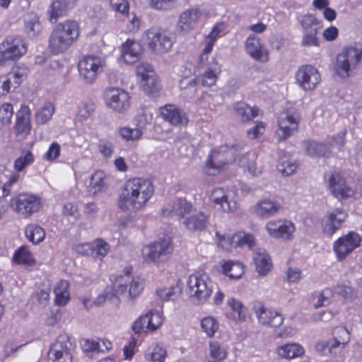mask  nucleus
<instances>
[{
    "label": "nucleus",
    "mask_w": 362,
    "mask_h": 362,
    "mask_svg": "<svg viewBox=\"0 0 362 362\" xmlns=\"http://www.w3.org/2000/svg\"><path fill=\"white\" fill-rule=\"evenodd\" d=\"M154 193L151 181L141 177L127 180L120 193L117 205L124 211L138 210L144 207Z\"/></svg>",
    "instance_id": "f257e3e1"
},
{
    "label": "nucleus",
    "mask_w": 362,
    "mask_h": 362,
    "mask_svg": "<svg viewBox=\"0 0 362 362\" xmlns=\"http://www.w3.org/2000/svg\"><path fill=\"white\" fill-rule=\"evenodd\" d=\"M79 34V25L76 21L66 20L57 24L49 37V51L54 55L64 53L78 38Z\"/></svg>",
    "instance_id": "f03ea898"
},
{
    "label": "nucleus",
    "mask_w": 362,
    "mask_h": 362,
    "mask_svg": "<svg viewBox=\"0 0 362 362\" xmlns=\"http://www.w3.org/2000/svg\"><path fill=\"white\" fill-rule=\"evenodd\" d=\"M214 286V282L206 274L195 273L188 279L187 293L194 303L204 305L211 297Z\"/></svg>",
    "instance_id": "7ed1b4c3"
},
{
    "label": "nucleus",
    "mask_w": 362,
    "mask_h": 362,
    "mask_svg": "<svg viewBox=\"0 0 362 362\" xmlns=\"http://www.w3.org/2000/svg\"><path fill=\"white\" fill-rule=\"evenodd\" d=\"M361 61L362 47H346L337 57L335 73L341 78H348L360 66Z\"/></svg>",
    "instance_id": "20e7f679"
},
{
    "label": "nucleus",
    "mask_w": 362,
    "mask_h": 362,
    "mask_svg": "<svg viewBox=\"0 0 362 362\" xmlns=\"http://www.w3.org/2000/svg\"><path fill=\"white\" fill-rule=\"evenodd\" d=\"M141 40L147 45L152 52L156 54H165L171 49L175 37L170 31L158 28H150L144 32Z\"/></svg>",
    "instance_id": "39448f33"
},
{
    "label": "nucleus",
    "mask_w": 362,
    "mask_h": 362,
    "mask_svg": "<svg viewBox=\"0 0 362 362\" xmlns=\"http://www.w3.org/2000/svg\"><path fill=\"white\" fill-rule=\"evenodd\" d=\"M9 206L13 211L28 218L41 209V198L33 193L23 192L11 199Z\"/></svg>",
    "instance_id": "423d86ee"
},
{
    "label": "nucleus",
    "mask_w": 362,
    "mask_h": 362,
    "mask_svg": "<svg viewBox=\"0 0 362 362\" xmlns=\"http://www.w3.org/2000/svg\"><path fill=\"white\" fill-rule=\"evenodd\" d=\"M132 272V267H125L123 270L124 275L117 278L115 287L117 294L126 295L129 298L134 299L142 292L144 282L139 277L131 276Z\"/></svg>",
    "instance_id": "0eeeda50"
},
{
    "label": "nucleus",
    "mask_w": 362,
    "mask_h": 362,
    "mask_svg": "<svg viewBox=\"0 0 362 362\" xmlns=\"http://www.w3.org/2000/svg\"><path fill=\"white\" fill-rule=\"evenodd\" d=\"M173 250L172 241L166 236L145 246L142 250V255L146 262L158 264L166 262Z\"/></svg>",
    "instance_id": "6e6552de"
},
{
    "label": "nucleus",
    "mask_w": 362,
    "mask_h": 362,
    "mask_svg": "<svg viewBox=\"0 0 362 362\" xmlns=\"http://www.w3.org/2000/svg\"><path fill=\"white\" fill-rule=\"evenodd\" d=\"M75 346L69 334H59L50 346L48 358L51 362H73Z\"/></svg>",
    "instance_id": "1a4fd4ad"
},
{
    "label": "nucleus",
    "mask_w": 362,
    "mask_h": 362,
    "mask_svg": "<svg viewBox=\"0 0 362 362\" xmlns=\"http://www.w3.org/2000/svg\"><path fill=\"white\" fill-rule=\"evenodd\" d=\"M300 115L295 109H287L279 116V128L276 136L279 141H284L298 130Z\"/></svg>",
    "instance_id": "9d476101"
},
{
    "label": "nucleus",
    "mask_w": 362,
    "mask_h": 362,
    "mask_svg": "<svg viewBox=\"0 0 362 362\" xmlns=\"http://www.w3.org/2000/svg\"><path fill=\"white\" fill-rule=\"evenodd\" d=\"M27 45L20 36H8L0 44V63L6 60H16L27 52Z\"/></svg>",
    "instance_id": "9b49d317"
},
{
    "label": "nucleus",
    "mask_w": 362,
    "mask_h": 362,
    "mask_svg": "<svg viewBox=\"0 0 362 362\" xmlns=\"http://www.w3.org/2000/svg\"><path fill=\"white\" fill-rule=\"evenodd\" d=\"M361 243V235L354 231L339 238L333 243V251L338 261L344 260L354 250L358 248Z\"/></svg>",
    "instance_id": "f8f14e48"
},
{
    "label": "nucleus",
    "mask_w": 362,
    "mask_h": 362,
    "mask_svg": "<svg viewBox=\"0 0 362 362\" xmlns=\"http://www.w3.org/2000/svg\"><path fill=\"white\" fill-rule=\"evenodd\" d=\"M102 67L100 57L94 55L83 57L78 63L79 76L87 83H92L96 80Z\"/></svg>",
    "instance_id": "ddd939ff"
},
{
    "label": "nucleus",
    "mask_w": 362,
    "mask_h": 362,
    "mask_svg": "<svg viewBox=\"0 0 362 362\" xmlns=\"http://www.w3.org/2000/svg\"><path fill=\"white\" fill-rule=\"evenodd\" d=\"M296 83L303 90H314L321 81L320 71L310 64L300 66L296 72Z\"/></svg>",
    "instance_id": "4468645a"
},
{
    "label": "nucleus",
    "mask_w": 362,
    "mask_h": 362,
    "mask_svg": "<svg viewBox=\"0 0 362 362\" xmlns=\"http://www.w3.org/2000/svg\"><path fill=\"white\" fill-rule=\"evenodd\" d=\"M252 310L258 322L267 327H279L284 322L283 315L274 309H269L260 301H255L252 304Z\"/></svg>",
    "instance_id": "2eb2a0df"
},
{
    "label": "nucleus",
    "mask_w": 362,
    "mask_h": 362,
    "mask_svg": "<svg viewBox=\"0 0 362 362\" xmlns=\"http://www.w3.org/2000/svg\"><path fill=\"white\" fill-rule=\"evenodd\" d=\"M327 189L338 200L347 199L354 196L355 191L346 178L339 173H332L327 180Z\"/></svg>",
    "instance_id": "dca6fc26"
},
{
    "label": "nucleus",
    "mask_w": 362,
    "mask_h": 362,
    "mask_svg": "<svg viewBox=\"0 0 362 362\" xmlns=\"http://www.w3.org/2000/svg\"><path fill=\"white\" fill-rule=\"evenodd\" d=\"M106 105L112 110L124 112L130 106L129 93L122 88H109L105 92Z\"/></svg>",
    "instance_id": "f3484780"
},
{
    "label": "nucleus",
    "mask_w": 362,
    "mask_h": 362,
    "mask_svg": "<svg viewBox=\"0 0 362 362\" xmlns=\"http://www.w3.org/2000/svg\"><path fill=\"white\" fill-rule=\"evenodd\" d=\"M347 217L348 214L343 208H337L327 212L320 221L323 233L331 237L341 228L342 223Z\"/></svg>",
    "instance_id": "a211bd4d"
},
{
    "label": "nucleus",
    "mask_w": 362,
    "mask_h": 362,
    "mask_svg": "<svg viewBox=\"0 0 362 362\" xmlns=\"http://www.w3.org/2000/svg\"><path fill=\"white\" fill-rule=\"evenodd\" d=\"M268 234L274 238L290 240L296 230L293 222L286 219L269 221L265 226Z\"/></svg>",
    "instance_id": "6ab92c4d"
},
{
    "label": "nucleus",
    "mask_w": 362,
    "mask_h": 362,
    "mask_svg": "<svg viewBox=\"0 0 362 362\" xmlns=\"http://www.w3.org/2000/svg\"><path fill=\"white\" fill-rule=\"evenodd\" d=\"M202 11L197 8L187 9L179 16L176 25L177 30L182 34H187L197 28L200 18H202Z\"/></svg>",
    "instance_id": "aec40b11"
},
{
    "label": "nucleus",
    "mask_w": 362,
    "mask_h": 362,
    "mask_svg": "<svg viewBox=\"0 0 362 362\" xmlns=\"http://www.w3.org/2000/svg\"><path fill=\"white\" fill-rule=\"evenodd\" d=\"M233 148L226 151L213 150L209 155L206 161V167L208 173L215 175L216 172L222 169L226 165L232 161L230 156L233 154Z\"/></svg>",
    "instance_id": "412c9836"
},
{
    "label": "nucleus",
    "mask_w": 362,
    "mask_h": 362,
    "mask_svg": "<svg viewBox=\"0 0 362 362\" xmlns=\"http://www.w3.org/2000/svg\"><path fill=\"white\" fill-rule=\"evenodd\" d=\"M192 208V204L186 199L177 198L161 209V215L165 217L176 216L184 219Z\"/></svg>",
    "instance_id": "4be33fe9"
},
{
    "label": "nucleus",
    "mask_w": 362,
    "mask_h": 362,
    "mask_svg": "<svg viewBox=\"0 0 362 362\" xmlns=\"http://www.w3.org/2000/svg\"><path fill=\"white\" fill-rule=\"evenodd\" d=\"M162 117L173 125H185L188 122L187 115L177 106L173 104H167L159 108Z\"/></svg>",
    "instance_id": "5701e85b"
},
{
    "label": "nucleus",
    "mask_w": 362,
    "mask_h": 362,
    "mask_svg": "<svg viewBox=\"0 0 362 362\" xmlns=\"http://www.w3.org/2000/svg\"><path fill=\"white\" fill-rule=\"evenodd\" d=\"M246 52L255 60L266 62L269 59L268 53L260 43L259 37L254 35H250L245 41Z\"/></svg>",
    "instance_id": "b1692460"
},
{
    "label": "nucleus",
    "mask_w": 362,
    "mask_h": 362,
    "mask_svg": "<svg viewBox=\"0 0 362 362\" xmlns=\"http://www.w3.org/2000/svg\"><path fill=\"white\" fill-rule=\"evenodd\" d=\"M281 209L279 203L269 199H262L254 206L255 215L261 218H269L278 214Z\"/></svg>",
    "instance_id": "393cba45"
},
{
    "label": "nucleus",
    "mask_w": 362,
    "mask_h": 362,
    "mask_svg": "<svg viewBox=\"0 0 362 362\" xmlns=\"http://www.w3.org/2000/svg\"><path fill=\"white\" fill-rule=\"evenodd\" d=\"M210 199L214 204L219 205L225 212H232L238 208L237 202L230 199L229 194H226L222 188L213 189L210 194Z\"/></svg>",
    "instance_id": "a878e982"
},
{
    "label": "nucleus",
    "mask_w": 362,
    "mask_h": 362,
    "mask_svg": "<svg viewBox=\"0 0 362 362\" xmlns=\"http://www.w3.org/2000/svg\"><path fill=\"white\" fill-rule=\"evenodd\" d=\"M208 216L202 211H195L185 217L181 223L185 228L192 232L202 231L206 228Z\"/></svg>",
    "instance_id": "bb28decb"
},
{
    "label": "nucleus",
    "mask_w": 362,
    "mask_h": 362,
    "mask_svg": "<svg viewBox=\"0 0 362 362\" xmlns=\"http://www.w3.org/2000/svg\"><path fill=\"white\" fill-rule=\"evenodd\" d=\"M110 176L103 171L98 170L94 173L88 185L90 193L96 195L106 191L110 184Z\"/></svg>",
    "instance_id": "cd10ccee"
},
{
    "label": "nucleus",
    "mask_w": 362,
    "mask_h": 362,
    "mask_svg": "<svg viewBox=\"0 0 362 362\" xmlns=\"http://www.w3.org/2000/svg\"><path fill=\"white\" fill-rule=\"evenodd\" d=\"M257 156L254 153H247L241 156H237L233 160L244 170H247L252 176H259L262 169L256 166Z\"/></svg>",
    "instance_id": "c85d7f7f"
},
{
    "label": "nucleus",
    "mask_w": 362,
    "mask_h": 362,
    "mask_svg": "<svg viewBox=\"0 0 362 362\" xmlns=\"http://www.w3.org/2000/svg\"><path fill=\"white\" fill-rule=\"evenodd\" d=\"M142 52L139 42L134 40L127 39L122 46V55L124 60L128 64L136 62Z\"/></svg>",
    "instance_id": "c756f323"
},
{
    "label": "nucleus",
    "mask_w": 362,
    "mask_h": 362,
    "mask_svg": "<svg viewBox=\"0 0 362 362\" xmlns=\"http://www.w3.org/2000/svg\"><path fill=\"white\" fill-rule=\"evenodd\" d=\"M31 129L30 110L28 106H22L21 110L17 113L16 131L17 135L22 137L28 135Z\"/></svg>",
    "instance_id": "7c9ffc66"
},
{
    "label": "nucleus",
    "mask_w": 362,
    "mask_h": 362,
    "mask_svg": "<svg viewBox=\"0 0 362 362\" xmlns=\"http://www.w3.org/2000/svg\"><path fill=\"white\" fill-rule=\"evenodd\" d=\"M221 72V66L215 59H212L202 74V83L204 86L211 87L215 85L218 76Z\"/></svg>",
    "instance_id": "2f4dec72"
},
{
    "label": "nucleus",
    "mask_w": 362,
    "mask_h": 362,
    "mask_svg": "<svg viewBox=\"0 0 362 362\" xmlns=\"http://www.w3.org/2000/svg\"><path fill=\"white\" fill-rule=\"evenodd\" d=\"M253 261L260 275H266L272 269L270 257L264 249L258 248L255 250Z\"/></svg>",
    "instance_id": "473e14b6"
},
{
    "label": "nucleus",
    "mask_w": 362,
    "mask_h": 362,
    "mask_svg": "<svg viewBox=\"0 0 362 362\" xmlns=\"http://www.w3.org/2000/svg\"><path fill=\"white\" fill-rule=\"evenodd\" d=\"M276 353L281 358L292 359L303 355L304 349L299 344L288 343L278 346Z\"/></svg>",
    "instance_id": "72a5a7b5"
},
{
    "label": "nucleus",
    "mask_w": 362,
    "mask_h": 362,
    "mask_svg": "<svg viewBox=\"0 0 362 362\" xmlns=\"http://www.w3.org/2000/svg\"><path fill=\"white\" fill-rule=\"evenodd\" d=\"M227 356L226 348L218 341H210L209 349L205 355L207 362H221Z\"/></svg>",
    "instance_id": "f704fd0d"
},
{
    "label": "nucleus",
    "mask_w": 362,
    "mask_h": 362,
    "mask_svg": "<svg viewBox=\"0 0 362 362\" xmlns=\"http://www.w3.org/2000/svg\"><path fill=\"white\" fill-rule=\"evenodd\" d=\"M234 110L235 116L242 122L250 121L256 117L259 114V109L255 107H251L243 102H239L235 104Z\"/></svg>",
    "instance_id": "c9c22d12"
},
{
    "label": "nucleus",
    "mask_w": 362,
    "mask_h": 362,
    "mask_svg": "<svg viewBox=\"0 0 362 362\" xmlns=\"http://www.w3.org/2000/svg\"><path fill=\"white\" fill-rule=\"evenodd\" d=\"M345 346L346 345L341 344L340 341L332 338L328 341L318 342L316 344V349L320 352H322L325 355H337L340 353Z\"/></svg>",
    "instance_id": "e433bc0d"
},
{
    "label": "nucleus",
    "mask_w": 362,
    "mask_h": 362,
    "mask_svg": "<svg viewBox=\"0 0 362 362\" xmlns=\"http://www.w3.org/2000/svg\"><path fill=\"white\" fill-rule=\"evenodd\" d=\"M69 284L66 280L59 281L54 288L55 303L59 306L65 305L69 300Z\"/></svg>",
    "instance_id": "4c0bfd02"
},
{
    "label": "nucleus",
    "mask_w": 362,
    "mask_h": 362,
    "mask_svg": "<svg viewBox=\"0 0 362 362\" xmlns=\"http://www.w3.org/2000/svg\"><path fill=\"white\" fill-rule=\"evenodd\" d=\"M166 356L167 351L163 346L153 344L146 349L144 356L149 362H165Z\"/></svg>",
    "instance_id": "58836bf2"
},
{
    "label": "nucleus",
    "mask_w": 362,
    "mask_h": 362,
    "mask_svg": "<svg viewBox=\"0 0 362 362\" xmlns=\"http://www.w3.org/2000/svg\"><path fill=\"white\" fill-rule=\"evenodd\" d=\"M304 144L306 153L313 157L326 156L330 152V146L327 144L308 141H305Z\"/></svg>",
    "instance_id": "ea45409f"
},
{
    "label": "nucleus",
    "mask_w": 362,
    "mask_h": 362,
    "mask_svg": "<svg viewBox=\"0 0 362 362\" xmlns=\"http://www.w3.org/2000/svg\"><path fill=\"white\" fill-rule=\"evenodd\" d=\"M35 161L33 153L29 150H23L13 163L14 173L19 175L25 168L31 165Z\"/></svg>",
    "instance_id": "a19ab883"
},
{
    "label": "nucleus",
    "mask_w": 362,
    "mask_h": 362,
    "mask_svg": "<svg viewBox=\"0 0 362 362\" xmlns=\"http://www.w3.org/2000/svg\"><path fill=\"white\" fill-rule=\"evenodd\" d=\"M222 272L231 279H238L244 274L243 265L239 262H225L222 264Z\"/></svg>",
    "instance_id": "79ce46f5"
},
{
    "label": "nucleus",
    "mask_w": 362,
    "mask_h": 362,
    "mask_svg": "<svg viewBox=\"0 0 362 362\" xmlns=\"http://www.w3.org/2000/svg\"><path fill=\"white\" fill-rule=\"evenodd\" d=\"M68 9L66 1L56 0L53 1L48 11L49 20L51 23H56L57 19L64 16Z\"/></svg>",
    "instance_id": "37998d69"
},
{
    "label": "nucleus",
    "mask_w": 362,
    "mask_h": 362,
    "mask_svg": "<svg viewBox=\"0 0 362 362\" xmlns=\"http://www.w3.org/2000/svg\"><path fill=\"white\" fill-rule=\"evenodd\" d=\"M25 234L26 238L34 244L42 242L45 236L43 228L34 224H30L26 226Z\"/></svg>",
    "instance_id": "c03bdc74"
},
{
    "label": "nucleus",
    "mask_w": 362,
    "mask_h": 362,
    "mask_svg": "<svg viewBox=\"0 0 362 362\" xmlns=\"http://www.w3.org/2000/svg\"><path fill=\"white\" fill-rule=\"evenodd\" d=\"M201 329L208 337H213L219 328V323L212 316H207L201 320Z\"/></svg>",
    "instance_id": "a18cd8bd"
},
{
    "label": "nucleus",
    "mask_w": 362,
    "mask_h": 362,
    "mask_svg": "<svg viewBox=\"0 0 362 362\" xmlns=\"http://www.w3.org/2000/svg\"><path fill=\"white\" fill-rule=\"evenodd\" d=\"M13 261L18 264L33 265L35 264V259L25 246L18 248L14 253Z\"/></svg>",
    "instance_id": "49530a36"
},
{
    "label": "nucleus",
    "mask_w": 362,
    "mask_h": 362,
    "mask_svg": "<svg viewBox=\"0 0 362 362\" xmlns=\"http://www.w3.org/2000/svg\"><path fill=\"white\" fill-rule=\"evenodd\" d=\"M19 179L20 175L13 173L7 181L4 182L5 176L0 173V196L6 197L10 195L13 185L17 183Z\"/></svg>",
    "instance_id": "de8ad7c7"
},
{
    "label": "nucleus",
    "mask_w": 362,
    "mask_h": 362,
    "mask_svg": "<svg viewBox=\"0 0 362 362\" xmlns=\"http://www.w3.org/2000/svg\"><path fill=\"white\" fill-rule=\"evenodd\" d=\"M54 112V107L51 103H46L45 105L36 112V120L40 124H45L52 117Z\"/></svg>",
    "instance_id": "09e8293b"
},
{
    "label": "nucleus",
    "mask_w": 362,
    "mask_h": 362,
    "mask_svg": "<svg viewBox=\"0 0 362 362\" xmlns=\"http://www.w3.org/2000/svg\"><path fill=\"white\" fill-rule=\"evenodd\" d=\"M119 134L120 136L127 141H134L140 139L142 136L143 132L141 129L135 127L130 128L123 127L119 128Z\"/></svg>",
    "instance_id": "8fccbe9b"
},
{
    "label": "nucleus",
    "mask_w": 362,
    "mask_h": 362,
    "mask_svg": "<svg viewBox=\"0 0 362 362\" xmlns=\"http://www.w3.org/2000/svg\"><path fill=\"white\" fill-rule=\"evenodd\" d=\"M93 256L101 260L109 252L110 247L109 244L102 239H96L93 243Z\"/></svg>",
    "instance_id": "3c124183"
},
{
    "label": "nucleus",
    "mask_w": 362,
    "mask_h": 362,
    "mask_svg": "<svg viewBox=\"0 0 362 362\" xmlns=\"http://www.w3.org/2000/svg\"><path fill=\"white\" fill-rule=\"evenodd\" d=\"M303 32L310 30H320L321 25L318 19L312 14H307L303 16L300 21Z\"/></svg>",
    "instance_id": "603ef678"
},
{
    "label": "nucleus",
    "mask_w": 362,
    "mask_h": 362,
    "mask_svg": "<svg viewBox=\"0 0 362 362\" xmlns=\"http://www.w3.org/2000/svg\"><path fill=\"white\" fill-rule=\"evenodd\" d=\"M147 321V329L150 331L157 329L163 323V318L160 313L150 310L145 315Z\"/></svg>",
    "instance_id": "864d4df0"
},
{
    "label": "nucleus",
    "mask_w": 362,
    "mask_h": 362,
    "mask_svg": "<svg viewBox=\"0 0 362 362\" xmlns=\"http://www.w3.org/2000/svg\"><path fill=\"white\" fill-rule=\"evenodd\" d=\"M27 70L23 67H15L8 74V77L13 83L14 88L19 86L22 81L25 78Z\"/></svg>",
    "instance_id": "5fc2aeb1"
},
{
    "label": "nucleus",
    "mask_w": 362,
    "mask_h": 362,
    "mask_svg": "<svg viewBox=\"0 0 362 362\" xmlns=\"http://www.w3.org/2000/svg\"><path fill=\"white\" fill-rule=\"evenodd\" d=\"M228 305L237 314V320L241 322L246 320V308L238 300L231 298L228 300Z\"/></svg>",
    "instance_id": "6e6d98bb"
},
{
    "label": "nucleus",
    "mask_w": 362,
    "mask_h": 362,
    "mask_svg": "<svg viewBox=\"0 0 362 362\" xmlns=\"http://www.w3.org/2000/svg\"><path fill=\"white\" fill-rule=\"evenodd\" d=\"M118 294L115 292V287H107L101 292L93 301L96 306H102L106 300H113L115 296Z\"/></svg>",
    "instance_id": "4d7b16f0"
},
{
    "label": "nucleus",
    "mask_w": 362,
    "mask_h": 362,
    "mask_svg": "<svg viewBox=\"0 0 362 362\" xmlns=\"http://www.w3.org/2000/svg\"><path fill=\"white\" fill-rule=\"evenodd\" d=\"M319 32L320 30L303 32L302 45L305 47H318L320 45Z\"/></svg>",
    "instance_id": "13d9d810"
},
{
    "label": "nucleus",
    "mask_w": 362,
    "mask_h": 362,
    "mask_svg": "<svg viewBox=\"0 0 362 362\" xmlns=\"http://www.w3.org/2000/svg\"><path fill=\"white\" fill-rule=\"evenodd\" d=\"M141 82L143 89L147 93H153L158 89L159 81L155 73L148 75V77L144 78Z\"/></svg>",
    "instance_id": "bf43d9fd"
},
{
    "label": "nucleus",
    "mask_w": 362,
    "mask_h": 362,
    "mask_svg": "<svg viewBox=\"0 0 362 362\" xmlns=\"http://www.w3.org/2000/svg\"><path fill=\"white\" fill-rule=\"evenodd\" d=\"M153 116L151 113H148L145 110H141L136 115L134 122L136 127L141 129V130L143 132V129H145L146 127L151 122Z\"/></svg>",
    "instance_id": "052dcab7"
},
{
    "label": "nucleus",
    "mask_w": 362,
    "mask_h": 362,
    "mask_svg": "<svg viewBox=\"0 0 362 362\" xmlns=\"http://www.w3.org/2000/svg\"><path fill=\"white\" fill-rule=\"evenodd\" d=\"M25 30L32 37L36 36L41 30V25L37 16H30L25 20Z\"/></svg>",
    "instance_id": "680f3d73"
},
{
    "label": "nucleus",
    "mask_w": 362,
    "mask_h": 362,
    "mask_svg": "<svg viewBox=\"0 0 362 362\" xmlns=\"http://www.w3.org/2000/svg\"><path fill=\"white\" fill-rule=\"evenodd\" d=\"M13 115V108L11 103H4L0 106V121L2 124H8Z\"/></svg>",
    "instance_id": "e2e57ef3"
},
{
    "label": "nucleus",
    "mask_w": 362,
    "mask_h": 362,
    "mask_svg": "<svg viewBox=\"0 0 362 362\" xmlns=\"http://www.w3.org/2000/svg\"><path fill=\"white\" fill-rule=\"evenodd\" d=\"M158 296L163 300H174L179 295L177 288L170 287L158 289L156 291Z\"/></svg>",
    "instance_id": "0e129e2a"
},
{
    "label": "nucleus",
    "mask_w": 362,
    "mask_h": 362,
    "mask_svg": "<svg viewBox=\"0 0 362 362\" xmlns=\"http://www.w3.org/2000/svg\"><path fill=\"white\" fill-rule=\"evenodd\" d=\"M333 339L341 342V344L347 345L350 340V334L344 327H337L334 329Z\"/></svg>",
    "instance_id": "69168bd1"
},
{
    "label": "nucleus",
    "mask_w": 362,
    "mask_h": 362,
    "mask_svg": "<svg viewBox=\"0 0 362 362\" xmlns=\"http://www.w3.org/2000/svg\"><path fill=\"white\" fill-rule=\"evenodd\" d=\"M99 152L106 158H109L112 156L115 149V145L112 142L101 139L99 141L98 145Z\"/></svg>",
    "instance_id": "338daca9"
},
{
    "label": "nucleus",
    "mask_w": 362,
    "mask_h": 362,
    "mask_svg": "<svg viewBox=\"0 0 362 362\" xmlns=\"http://www.w3.org/2000/svg\"><path fill=\"white\" fill-rule=\"evenodd\" d=\"M226 28L227 24L226 23H218L213 27L210 33L206 35V37L216 42L218 38L221 37L225 34V30Z\"/></svg>",
    "instance_id": "774afa93"
}]
</instances>
